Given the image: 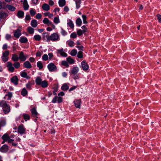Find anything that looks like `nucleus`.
<instances>
[{"label":"nucleus","mask_w":161,"mask_h":161,"mask_svg":"<svg viewBox=\"0 0 161 161\" xmlns=\"http://www.w3.org/2000/svg\"><path fill=\"white\" fill-rule=\"evenodd\" d=\"M43 34L44 35V37L47 38V42H49L50 40L53 41H57L59 40V36L58 33H54L49 36L47 32H44Z\"/></svg>","instance_id":"1"},{"label":"nucleus","mask_w":161,"mask_h":161,"mask_svg":"<svg viewBox=\"0 0 161 161\" xmlns=\"http://www.w3.org/2000/svg\"><path fill=\"white\" fill-rule=\"evenodd\" d=\"M0 106L3 108L4 114H7L10 111V107L5 101L2 100L0 102Z\"/></svg>","instance_id":"2"},{"label":"nucleus","mask_w":161,"mask_h":161,"mask_svg":"<svg viewBox=\"0 0 161 161\" xmlns=\"http://www.w3.org/2000/svg\"><path fill=\"white\" fill-rule=\"evenodd\" d=\"M36 84L41 85L43 88L47 87L48 86V83L46 80L42 81V79L39 77H37L36 80Z\"/></svg>","instance_id":"3"},{"label":"nucleus","mask_w":161,"mask_h":161,"mask_svg":"<svg viewBox=\"0 0 161 161\" xmlns=\"http://www.w3.org/2000/svg\"><path fill=\"white\" fill-rule=\"evenodd\" d=\"M47 68L50 71H56L57 68L56 66L53 63H50L47 66Z\"/></svg>","instance_id":"4"},{"label":"nucleus","mask_w":161,"mask_h":161,"mask_svg":"<svg viewBox=\"0 0 161 161\" xmlns=\"http://www.w3.org/2000/svg\"><path fill=\"white\" fill-rule=\"evenodd\" d=\"M21 28L19 27L18 29L16 30L14 34V36L17 38H18L21 35Z\"/></svg>","instance_id":"5"},{"label":"nucleus","mask_w":161,"mask_h":161,"mask_svg":"<svg viewBox=\"0 0 161 161\" xmlns=\"http://www.w3.org/2000/svg\"><path fill=\"white\" fill-rule=\"evenodd\" d=\"M81 68L84 71L87 70L89 68L88 64L87 63L85 60H83L81 63Z\"/></svg>","instance_id":"6"},{"label":"nucleus","mask_w":161,"mask_h":161,"mask_svg":"<svg viewBox=\"0 0 161 161\" xmlns=\"http://www.w3.org/2000/svg\"><path fill=\"white\" fill-rule=\"evenodd\" d=\"M8 147L6 144L3 145L0 148V151L2 153H6L8 151Z\"/></svg>","instance_id":"7"},{"label":"nucleus","mask_w":161,"mask_h":161,"mask_svg":"<svg viewBox=\"0 0 161 161\" xmlns=\"http://www.w3.org/2000/svg\"><path fill=\"white\" fill-rule=\"evenodd\" d=\"M19 59L21 61H25L26 58V57L24 55V53L23 52H20L19 55Z\"/></svg>","instance_id":"8"},{"label":"nucleus","mask_w":161,"mask_h":161,"mask_svg":"<svg viewBox=\"0 0 161 161\" xmlns=\"http://www.w3.org/2000/svg\"><path fill=\"white\" fill-rule=\"evenodd\" d=\"M79 70V68L77 67H75L71 70V73L73 75H75L77 74Z\"/></svg>","instance_id":"9"},{"label":"nucleus","mask_w":161,"mask_h":161,"mask_svg":"<svg viewBox=\"0 0 161 161\" xmlns=\"http://www.w3.org/2000/svg\"><path fill=\"white\" fill-rule=\"evenodd\" d=\"M11 81L12 82L14 83L15 85L18 84V79L16 76H14L11 79Z\"/></svg>","instance_id":"10"},{"label":"nucleus","mask_w":161,"mask_h":161,"mask_svg":"<svg viewBox=\"0 0 161 161\" xmlns=\"http://www.w3.org/2000/svg\"><path fill=\"white\" fill-rule=\"evenodd\" d=\"M75 107L77 108H80V107L81 100H76L74 101Z\"/></svg>","instance_id":"11"},{"label":"nucleus","mask_w":161,"mask_h":161,"mask_svg":"<svg viewBox=\"0 0 161 161\" xmlns=\"http://www.w3.org/2000/svg\"><path fill=\"white\" fill-rule=\"evenodd\" d=\"M57 51L62 56L66 57L67 56V54L64 51L63 49H58Z\"/></svg>","instance_id":"12"},{"label":"nucleus","mask_w":161,"mask_h":161,"mask_svg":"<svg viewBox=\"0 0 161 161\" xmlns=\"http://www.w3.org/2000/svg\"><path fill=\"white\" fill-rule=\"evenodd\" d=\"M24 66L26 68L30 69L32 67V66L30 63L28 61H26L23 64Z\"/></svg>","instance_id":"13"},{"label":"nucleus","mask_w":161,"mask_h":161,"mask_svg":"<svg viewBox=\"0 0 161 161\" xmlns=\"http://www.w3.org/2000/svg\"><path fill=\"white\" fill-rule=\"evenodd\" d=\"M42 8L43 10L47 11L50 9V6L46 3H44L42 6Z\"/></svg>","instance_id":"14"},{"label":"nucleus","mask_w":161,"mask_h":161,"mask_svg":"<svg viewBox=\"0 0 161 161\" xmlns=\"http://www.w3.org/2000/svg\"><path fill=\"white\" fill-rule=\"evenodd\" d=\"M34 84L33 81H29L26 84V86L28 90H31V86Z\"/></svg>","instance_id":"15"},{"label":"nucleus","mask_w":161,"mask_h":161,"mask_svg":"<svg viewBox=\"0 0 161 161\" xmlns=\"http://www.w3.org/2000/svg\"><path fill=\"white\" fill-rule=\"evenodd\" d=\"M43 22L45 24H47V26H49L52 24V22L49 21L47 18H45L43 20Z\"/></svg>","instance_id":"16"},{"label":"nucleus","mask_w":161,"mask_h":161,"mask_svg":"<svg viewBox=\"0 0 161 161\" xmlns=\"http://www.w3.org/2000/svg\"><path fill=\"white\" fill-rule=\"evenodd\" d=\"M10 137L8 135L7 133L4 134L2 137V139L5 141L7 142L8 139H9Z\"/></svg>","instance_id":"17"},{"label":"nucleus","mask_w":161,"mask_h":161,"mask_svg":"<svg viewBox=\"0 0 161 161\" xmlns=\"http://www.w3.org/2000/svg\"><path fill=\"white\" fill-rule=\"evenodd\" d=\"M24 13L23 11L19 10L18 11L17 15L18 18H22L24 16Z\"/></svg>","instance_id":"18"},{"label":"nucleus","mask_w":161,"mask_h":161,"mask_svg":"<svg viewBox=\"0 0 161 161\" xmlns=\"http://www.w3.org/2000/svg\"><path fill=\"white\" fill-rule=\"evenodd\" d=\"M12 59L13 61L16 62L19 59V58L16 54H14L12 55Z\"/></svg>","instance_id":"19"},{"label":"nucleus","mask_w":161,"mask_h":161,"mask_svg":"<svg viewBox=\"0 0 161 161\" xmlns=\"http://www.w3.org/2000/svg\"><path fill=\"white\" fill-rule=\"evenodd\" d=\"M29 6L26 0H24L23 2V8L25 10H28Z\"/></svg>","instance_id":"20"},{"label":"nucleus","mask_w":161,"mask_h":161,"mask_svg":"<svg viewBox=\"0 0 161 161\" xmlns=\"http://www.w3.org/2000/svg\"><path fill=\"white\" fill-rule=\"evenodd\" d=\"M25 129L22 126H19L18 128V132L20 133H23L25 132Z\"/></svg>","instance_id":"21"},{"label":"nucleus","mask_w":161,"mask_h":161,"mask_svg":"<svg viewBox=\"0 0 161 161\" xmlns=\"http://www.w3.org/2000/svg\"><path fill=\"white\" fill-rule=\"evenodd\" d=\"M6 8H7L9 10L12 11H14L15 10V8L11 5L7 4L6 5Z\"/></svg>","instance_id":"22"},{"label":"nucleus","mask_w":161,"mask_h":161,"mask_svg":"<svg viewBox=\"0 0 161 161\" xmlns=\"http://www.w3.org/2000/svg\"><path fill=\"white\" fill-rule=\"evenodd\" d=\"M69 88V86L66 83L63 84L61 87L62 90L63 91H66L68 90Z\"/></svg>","instance_id":"23"},{"label":"nucleus","mask_w":161,"mask_h":161,"mask_svg":"<svg viewBox=\"0 0 161 161\" xmlns=\"http://www.w3.org/2000/svg\"><path fill=\"white\" fill-rule=\"evenodd\" d=\"M21 76L23 78H25L27 79L30 78V77L27 75V73L25 72H22L20 74Z\"/></svg>","instance_id":"24"},{"label":"nucleus","mask_w":161,"mask_h":161,"mask_svg":"<svg viewBox=\"0 0 161 161\" xmlns=\"http://www.w3.org/2000/svg\"><path fill=\"white\" fill-rule=\"evenodd\" d=\"M19 40L21 43H25L28 41L27 38L25 37H21L20 38Z\"/></svg>","instance_id":"25"},{"label":"nucleus","mask_w":161,"mask_h":161,"mask_svg":"<svg viewBox=\"0 0 161 161\" xmlns=\"http://www.w3.org/2000/svg\"><path fill=\"white\" fill-rule=\"evenodd\" d=\"M31 25L33 27H36L37 25V21L36 20H32L31 22Z\"/></svg>","instance_id":"26"},{"label":"nucleus","mask_w":161,"mask_h":161,"mask_svg":"<svg viewBox=\"0 0 161 161\" xmlns=\"http://www.w3.org/2000/svg\"><path fill=\"white\" fill-rule=\"evenodd\" d=\"M59 6L61 7L64 6L65 5L66 2L65 0H59Z\"/></svg>","instance_id":"27"},{"label":"nucleus","mask_w":161,"mask_h":161,"mask_svg":"<svg viewBox=\"0 0 161 161\" xmlns=\"http://www.w3.org/2000/svg\"><path fill=\"white\" fill-rule=\"evenodd\" d=\"M12 97V94L11 92H9L4 97V98L6 99V98L7 97V99L8 100H10L11 98Z\"/></svg>","instance_id":"28"},{"label":"nucleus","mask_w":161,"mask_h":161,"mask_svg":"<svg viewBox=\"0 0 161 161\" xmlns=\"http://www.w3.org/2000/svg\"><path fill=\"white\" fill-rule=\"evenodd\" d=\"M27 91L25 88L23 89L21 92V94L23 96H25L27 94Z\"/></svg>","instance_id":"29"},{"label":"nucleus","mask_w":161,"mask_h":161,"mask_svg":"<svg viewBox=\"0 0 161 161\" xmlns=\"http://www.w3.org/2000/svg\"><path fill=\"white\" fill-rule=\"evenodd\" d=\"M34 38L35 41H39L41 39V37L39 35H36L34 36Z\"/></svg>","instance_id":"30"},{"label":"nucleus","mask_w":161,"mask_h":161,"mask_svg":"<svg viewBox=\"0 0 161 161\" xmlns=\"http://www.w3.org/2000/svg\"><path fill=\"white\" fill-rule=\"evenodd\" d=\"M75 2L76 4V8L77 9H78L80 7L81 0H75Z\"/></svg>","instance_id":"31"},{"label":"nucleus","mask_w":161,"mask_h":161,"mask_svg":"<svg viewBox=\"0 0 161 161\" xmlns=\"http://www.w3.org/2000/svg\"><path fill=\"white\" fill-rule=\"evenodd\" d=\"M76 23L78 26H81L82 23V21L80 18H78L76 19Z\"/></svg>","instance_id":"32"},{"label":"nucleus","mask_w":161,"mask_h":161,"mask_svg":"<svg viewBox=\"0 0 161 161\" xmlns=\"http://www.w3.org/2000/svg\"><path fill=\"white\" fill-rule=\"evenodd\" d=\"M67 61L69 63L71 64H73L74 63V60L72 58L70 57H69L67 58Z\"/></svg>","instance_id":"33"},{"label":"nucleus","mask_w":161,"mask_h":161,"mask_svg":"<svg viewBox=\"0 0 161 161\" xmlns=\"http://www.w3.org/2000/svg\"><path fill=\"white\" fill-rule=\"evenodd\" d=\"M37 66L40 69H42L43 66L41 61H38L37 62Z\"/></svg>","instance_id":"34"},{"label":"nucleus","mask_w":161,"mask_h":161,"mask_svg":"<svg viewBox=\"0 0 161 161\" xmlns=\"http://www.w3.org/2000/svg\"><path fill=\"white\" fill-rule=\"evenodd\" d=\"M67 24L71 28H73L74 27L73 23L70 19L69 20V22H68Z\"/></svg>","instance_id":"35"},{"label":"nucleus","mask_w":161,"mask_h":161,"mask_svg":"<svg viewBox=\"0 0 161 161\" xmlns=\"http://www.w3.org/2000/svg\"><path fill=\"white\" fill-rule=\"evenodd\" d=\"M31 112L32 115L33 116H36L37 114V113L34 108H33L32 109H31Z\"/></svg>","instance_id":"36"},{"label":"nucleus","mask_w":161,"mask_h":161,"mask_svg":"<svg viewBox=\"0 0 161 161\" xmlns=\"http://www.w3.org/2000/svg\"><path fill=\"white\" fill-rule=\"evenodd\" d=\"M23 117L25 121H26L27 120H29L30 119V116L28 114H23Z\"/></svg>","instance_id":"37"},{"label":"nucleus","mask_w":161,"mask_h":161,"mask_svg":"<svg viewBox=\"0 0 161 161\" xmlns=\"http://www.w3.org/2000/svg\"><path fill=\"white\" fill-rule=\"evenodd\" d=\"M28 31L29 33L30 34H33L34 32V29L31 27H28Z\"/></svg>","instance_id":"38"},{"label":"nucleus","mask_w":161,"mask_h":161,"mask_svg":"<svg viewBox=\"0 0 161 161\" xmlns=\"http://www.w3.org/2000/svg\"><path fill=\"white\" fill-rule=\"evenodd\" d=\"M14 66L16 69L19 68L20 66V64L19 62H16L13 64Z\"/></svg>","instance_id":"39"},{"label":"nucleus","mask_w":161,"mask_h":161,"mask_svg":"<svg viewBox=\"0 0 161 161\" xmlns=\"http://www.w3.org/2000/svg\"><path fill=\"white\" fill-rule=\"evenodd\" d=\"M77 53V51L75 49H73L71 51L70 54L72 56H75L76 55Z\"/></svg>","instance_id":"40"},{"label":"nucleus","mask_w":161,"mask_h":161,"mask_svg":"<svg viewBox=\"0 0 161 161\" xmlns=\"http://www.w3.org/2000/svg\"><path fill=\"white\" fill-rule=\"evenodd\" d=\"M82 16L83 19V23L85 24H87V22L86 20L87 18L86 16L84 15H83Z\"/></svg>","instance_id":"41"},{"label":"nucleus","mask_w":161,"mask_h":161,"mask_svg":"<svg viewBox=\"0 0 161 161\" xmlns=\"http://www.w3.org/2000/svg\"><path fill=\"white\" fill-rule=\"evenodd\" d=\"M44 14L45 16H48L50 18L52 17L53 16V14H50L49 12L45 13Z\"/></svg>","instance_id":"42"},{"label":"nucleus","mask_w":161,"mask_h":161,"mask_svg":"<svg viewBox=\"0 0 161 161\" xmlns=\"http://www.w3.org/2000/svg\"><path fill=\"white\" fill-rule=\"evenodd\" d=\"M83 53L81 51H79L78 52L77 57L79 58H81L83 57Z\"/></svg>","instance_id":"43"},{"label":"nucleus","mask_w":161,"mask_h":161,"mask_svg":"<svg viewBox=\"0 0 161 161\" xmlns=\"http://www.w3.org/2000/svg\"><path fill=\"white\" fill-rule=\"evenodd\" d=\"M68 45L70 47H72L74 46V42L70 40L68 42Z\"/></svg>","instance_id":"44"},{"label":"nucleus","mask_w":161,"mask_h":161,"mask_svg":"<svg viewBox=\"0 0 161 161\" xmlns=\"http://www.w3.org/2000/svg\"><path fill=\"white\" fill-rule=\"evenodd\" d=\"M53 22L55 24H58L59 22V20L58 17H54L53 19Z\"/></svg>","instance_id":"45"},{"label":"nucleus","mask_w":161,"mask_h":161,"mask_svg":"<svg viewBox=\"0 0 161 161\" xmlns=\"http://www.w3.org/2000/svg\"><path fill=\"white\" fill-rule=\"evenodd\" d=\"M9 52L8 50H7L4 52L3 53V55L8 57V56L9 55Z\"/></svg>","instance_id":"46"},{"label":"nucleus","mask_w":161,"mask_h":161,"mask_svg":"<svg viewBox=\"0 0 161 161\" xmlns=\"http://www.w3.org/2000/svg\"><path fill=\"white\" fill-rule=\"evenodd\" d=\"M42 59L44 61H46L48 59V56L46 54H44L42 57Z\"/></svg>","instance_id":"47"},{"label":"nucleus","mask_w":161,"mask_h":161,"mask_svg":"<svg viewBox=\"0 0 161 161\" xmlns=\"http://www.w3.org/2000/svg\"><path fill=\"white\" fill-rule=\"evenodd\" d=\"M62 64L68 67H69V64L66 61H63L62 62Z\"/></svg>","instance_id":"48"},{"label":"nucleus","mask_w":161,"mask_h":161,"mask_svg":"<svg viewBox=\"0 0 161 161\" xmlns=\"http://www.w3.org/2000/svg\"><path fill=\"white\" fill-rule=\"evenodd\" d=\"M2 59L4 62H5L8 61V58L3 55L2 57Z\"/></svg>","instance_id":"49"},{"label":"nucleus","mask_w":161,"mask_h":161,"mask_svg":"<svg viewBox=\"0 0 161 161\" xmlns=\"http://www.w3.org/2000/svg\"><path fill=\"white\" fill-rule=\"evenodd\" d=\"M6 124V122L5 121L2 120L0 121V126H3Z\"/></svg>","instance_id":"50"},{"label":"nucleus","mask_w":161,"mask_h":161,"mask_svg":"<svg viewBox=\"0 0 161 161\" xmlns=\"http://www.w3.org/2000/svg\"><path fill=\"white\" fill-rule=\"evenodd\" d=\"M30 13L31 16H34L36 14V12L34 9H32L30 10Z\"/></svg>","instance_id":"51"},{"label":"nucleus","mask_w":161,"mask_h":161,"mask_svg":"<svg viewBox=\"0 0 161 161\" xmlns=\"http://www.w3.org/2000/svg\"><path fill=\"white\" fill-rule=\"evenodd\" d=\"M42 17V14L40 13H38L36 14V19H41Z\"/></svg>","instance_id":"52"},{"label":"nucleus","mask_w":161,"mask_h":161,"mask_svg":"<svg viewBox=\"0 0 161 161\" xmlns=\"http://www.w3.org/2000/svg\"><path fill=\"white\" fill-rule=\"evenodd\" d=\"M83 32V31H82L81 30H79L77 31V34L78 36H80L82 35Z\"/></svg>","instance_id":"53"},{"label":"nucleus","mask_w":161,"mask_h":161,"mask_svg":"<svg viewBox=\"0 0 161 161\" xmlns=\"http://www.w3.org/2000/svg\"><path fill=\"white\" fill-rule=\"evenodd\" d=\"M157 17L158 22L161 23V15L159 14H158L157 15Z\"/></svg>","instance_id":"54"},{"label":"nucleus","mask_w":161,"mask_h":161,"mask_svg":"<svg viewBox=\"0 0 161 161\" xmlns=\"http://www.w3.org/2000/svg\"><path fill=\"white\" fill-rule=\"evenodd\" d=\"M61 33L62 35L64 36H65L67 34V32L63 29H62Z\"/></svg>","instance_id":"55"},{"label":"nucleus","mask_w":161,"mask_h":161,"mask_svg":"<svg viewBox=\"0 0 161 161\" xmlns=\"http://www.w3.org/2000/svg\"><path fill=\"white\" fill-rule=\"evenodd\" d=\"M76 36H77L76 34L75 33H72L70 35V37L71 38H76Z\"/></svg>","instance_id":"56"},{"label":"nucleus","mask_w":161,"mask_h":161,"mask_svg":"<svg viewBox=\"0 0 161 161\" xmlns=\"http://www.w3.org/2000/svg\"><path fill=\"white\" fill-rule=\"evenodd\" d=\"M8 69L9 71H11V72H13L14 71V68L13 66L8 67Z\"/></svg>","instance_id":"57"},{"label":"nucleus","mask_w":161,"mask_h":161,"mask_svg":"<svg viewBox=\"0 0 161 161\" xmlns=\"http://www.w3.org/2000/svg\"><path fill=\"white\" fill-rule=\"evenodd\" d=\"M81 28L83 29L82 31H83V33H85L87 31V29L85 26H83L81 27Z\"/></svg>","instance_id":"58"},{"label":"nucleus","mask_w":161,"mask_h":161,"mask_svg":"<svg viewBox=\"0 0 161 161\" xmlns=\"http://www.w3.org/2000/svg\"><path fill=\"white\" fill-rule=\"evenodd\" d=\"M41 55L42 54L41 52L39 51H37L36 53V57H40L41 56Z\"/></svg>","instance_id":"59"},{"label":"nucleus","mask_w":161,"mask_h":161,"mask_svg":"<svg viewBox=\"0 0 161 161\" xmlns=\"http://www.w3.org/2000/svg\"><path fill=\"white\" fill-rule=\"evenodd\" d=\"M58 103H60L62 102L63 100V98L61 97H59L58 98Z\"/></svg>","instance_id":"60"},{"label":"nucleus","mask_w":161,"mask_h":161,"mask_svg":"<svg viewBox=\"0 0 161 161\" xmlns=\"http://www.w3.org/2000/svg\"><path fill=\"white\" fill-rule=\"evenodd\" d=\"M76 47L79 49V50L83 51L84 47L82 46H77Z\"/></svg>","instance_id":"61"},{"label":"nucleus","mask_w":161,"mask_h":161,"mask_svg":"<svg viewBox=\"0 0 161 161\" xmlns=\"http://www.w3.org/2000/svg\"><path fill=\"white\" fill-rule=\"evenodd\" d=\"M58 97L57 96L55 97L53 99L52 101V102L53 103H54L56 102L58 98Z\"/></svg>","instance_id":"62"},{"label":"nucleus","mask_w":161,"mask_h":161,"mask_svg":"<svg viewBox=\"0 0 161 161\" xmlns=\"http://www.w3.org/2000/svg\"><path fill=\"white\" fill-rule=\"evenodd\" d=\"M31 17L29 15H27L25 16V19L27 20H29L31 19Z\"/></svg>","instance_id":"63"},{"label":"nucleus","mask_w":161,"mask_h":161,"mask_svg":"<svg viewBox=\"0 0 161 161\" xmlns=\"http://www.w3.org/2000/svg\"><path fill=\"white\" fill-rule=\"evenodd\" d=\"M5 38L7 40H8L11 38V36L9 34H7Z\"/></svg>","instance_id":"64"}]
</instances>
